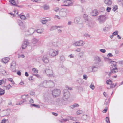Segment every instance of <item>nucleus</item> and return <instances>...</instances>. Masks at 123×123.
<instances>
[{
  "instance_id": "bb28decb",
  "label": "nucleus",
  "mask_w": 123,
  "mask_h": 123,
  "mask_svg": "<svg viewBox=\"0 0 123 123\" xmlns=\"http://www.w3.org/2000/svg\"><path fill=\"white\" fill-rule=\"evenodd\" d=\"M110 29V28L109 27H105L103 29V31L105 32H106L109 30Z\"/></svg>"
},
{
  "instance_id": "393cba45",
  "label": "nucleus",
  "mask_w": 123,
  "mask_h": 123,
  "mask_svg": "<svg viewBox=\"0 0 123 123\" xmlns=\"http://www.w3.org/2000/svg\"><path fill=\"white\" fill-rule=\"evenodd\" d=\"M43 7L45 10H48L49 9V6L46 5L43 6Z\"/></svg>"
},
{
  "instance_id": "f03ea898",
  "label": "nucleus",
  "mask_w": 123,
  "mask_h": 123,
  "mask_svg": "<svg viewBox=\"0 0 123 123\" xmlns=\"http://www.w3.org/2000/svg\"><path fill=\"white\" fill-rule=\"evenodd\" d=\"M70 96V93L67 90H64L63 91V98L64 100H66L68 99Z\"/></svg>"
},
{
  "instance_id": "c9c22d12",
  "label": "nucleus",
  "mask_w": 123,
  "mask_h": 123,
  "mask_svg": "<svg viewBox=\"0 0 123 123\" xmlns=\"http://www.w3.org/2000/svg\"><path fill=\"white\" fill-rule=\"evenodd\" d=\"M38 41V40L35 38H34L32 40V43L33 44L36 43Z\"/></svg>"
},
{
  "instance_id": "052dcab7",
  "label": "nucleus",
  "mask_w": 123,
  "mask_h": 123,
  "mask_svg": "<svg viewBox=\"0 0 123 123\" xmlns=\"http://www.w3.org/2000/svg\"><path fill=\"white\" fill-rule=\"evenodd\" d=\"M4 83V81L3 80H0V85Z\"/></svg>"
},
{
  "instance_id": "473e14b6",
  "label": "nucleus",
  "mask_w": 123,
  "mask_h": 123,
  "mask_svg": "<svg viewBox=\"0 0 123 123\" xmlns=\"http://www.w3.org/2000/svg\"><path fill=\"white\" fill-rule=\"evenodd\" d=\"M51 19H49L48 20L46 19L42 20L41 21V22L43 24H45L48 21H49Z\"/></svg>"
},
{
  "instance_id": "f257e3e1",
  "label": "nucleus",
  "mask_w": 123,
  "mask_h": 123,
  "mask_svg": "<svg viewBox=\"0 0 123 123\" xmlns=\"http://www.w3.org/2000/svg\"><path fill=\"white\" fill-rule=\"evenodd\" d=\"M111 64H113V65H111L110 67L111 70V71L113 73H116L118 72V69L116 67V62L114 61H112L111 62Z\"/></svg>"
},
{
  "instance_id": "8fccbe9b",
  "label": "nucleus",
  "mask_w": 123,
  "mask_h": 123,
  "mask_svg": "<svg viewBox=\"0 0 123 123\" xmlns=\"http://www.w3.org/2000/svg\"><path fill=\"white\" fill-rule=\"evenodd\" d=\"M90 87L93 90L95 88V86L93 84L92 85V83H91V85L90 86Z\"/></svg>"
},
{
  "instance_id": "a19ab883",
  "label": "nucleus",
  "mask_w": 123,
  "mask_h": 123,
  "mask_svg": "<svg viewBox=\"0 0 123 123\" xmlns=\"http://www.w3.org/2000/svg\"><path fill=\"white\" fill-rule=\"evenodd\" d=\"M32 71L33 72L35 73H38V70L36 69L35 68H33L32 69Z\"/></svg>"
},
{
  "instance_id": "20e7f679",
  "label": "nucleus",
  "mask_w": 123,
  "mask_h": 123,
  "mask_svg": "<svg viewBox=\"0 0 123 123\" xmlns=\"http://www.w3.org/2000/svg\"><path fill=\"white\" fill-rule=\"evenodd\" d=\"M61 93V91L59 89H56L52 91V94L54 97L59 96Z\"/></svg>"
},
{
  "instance_id": "ddd939ff",
  "label": "nucleus",
  "mask_w": 123,
  "mask_h": 123,
  "mask_svg": "<svg viewBox=\"0 0 123 123\" xmlns=\"http://www.w3.org/2000/svg\"><path fill=\"white\" fill-rule=\"evenodd\" d=\"M35 31V30L33 28H30L27 32H29V33H27V35H31Z\"/></svg>"
},
{
  "instance_id": "0e129e2a",
  "label": "nucleus",
  "mask_w": 123,
  "mask_h": 123,
  "mask_svg": "<svg viewBox=\"0 0 123 123\" xmlns=\"http://www.w3.org/2000/svg\"><path fill=\"white\" fill-rule=\"evenodd\" d=\"M81 48H77L76 50V51L78 52H80L81 50Z\"/></svg>"
},
{
  "instance_id": "5fc2aeb1",
  "label": "nucleus",
  "mask_w": 123,
  "mask_h": 123,
  "mask_svg": "<svg viewBox=\"0 0 123 123\" xmlns=\"http://www.w3.org/2000/svg\"><path fill=\"white\" fill-rule=\"evenodd\" d=\"M87 76L86 75H83V78L84 79L86 80L87 78Z\"/></svg>"
},
{
  "instance_id": "6e6552de",
  "label": "nucleus",
  "mask_w": 123,
  "mask_h": 123,
  "mask_svg": "<svg viewBox=\"0 0 123 123\" xmlns=\"http://www.w3.org/2000/svg\"><path fill=\"white\" fill-rule=\"evenodd\" d=\"M68 11L65 9H62L60 12V14L61 16L62 17L66 16L67 15V12Z\"/></svg>"
},
{
  "instance_id": "bf43d9fd",
  "label": "nucleus",
  "mask_w": 123,
  "mask_h": 123,
  "mask_svg": "<svg viewBox=\"0 0 123 123\" xmlns=\"http://www.w3.org/2000/svg\"><path fill=\"white\" fill-rule=\"evenodd\" d=\"M26 96H28V95H23L22 96V98L23 99H25V98L26 97Z\"/></svg>"
},
{
  "instance_id": "864d4df0",
  "label": "nucleus",
  "mask_w": 123,
  "mask_h": 123,
  "mask_svg": "<svg viewBox=\"0 0 123 123\" xmlns=\"http://www.w3.org/2000/svg\"><path fill=\"white\" fill-rule=\"evenodd\" d=\"M116 83L114 84H113L111 85L110 86V87L111 88H113L116 86Z\"/></svg>"
},
{
  "instance_id": "c03bdc74",
  "label": "nucleus",
  "mask_w": 123,
  "mask_h": 123,
  "mask_svg": "<svg viewBox=\"0 0 123 123\" xmlns=\"http://www.w3.org/2000/svg\"><path fill=\"white\" fill-rule=\"evenodd\" d=\"M8 80L11 82L12 84H14V82L13 80V79L12 78H8Z\"/></svg>"
},
{
  "instance_id": "de8ad7c7",
  "label": "nucleus",
  "mask_w": 123,
  "mask_h": 123,
  "mask_svg": "<svg viewBox=\"0 0 123 123\" xmlns=\"http://www.w3.org/2000/svg\"><path fill=\"white\" fill-rule=\"evenodd\" d=\"M18 58H20V57H22V58H24L25 57L24 55L23 54H22L21 55H20L19 54H18Z\"/></svg>"
},
{
  "instance_id": "6e6d98bb",
  "label": "nucleus",
  "mask_w": 123,
  "mask_h": 123,
  "mask_svg": "<svg viewBox=\"0 0 123 123\" xmlns=\"http://www.w3.org/2000/svg\"><path fill=\"white\" fill-rule=\"evenodd\" d=\"M100 51L101 52L103 53H105L106 52V50L104 49H101L100 50Z\"/></svg>"
},
{
  "instance_id": "4c0bfd02",
  "label": "nucleus",
  "mask_w": 123,
  "mask_h": 123,
  "mask_svg": "<svg viewBox=\"0 0 123 123\" xmlns=\"http://www.w3.org/2000/svg\"><path fill=\"white\" fill-rule=\"evenodd\" d=\"M57 29V26H53L51 27L50 29V31H52Z\"/></svg>"
},
{
  "instance_id": "4be33fe9",
  "label": "nucleus",
  "mask_w": 123,
  "mask_h": 123,
  "mask_svg": "<svg viewBox=\"0 0 123 123\" xmlns=\"http://www.w3.org/2000/svg\"><path fill=\"white\" fill-rule=\"evenodd\" d=\"M79 106V105L78 104L75 103L73 105H71L70 106V107L72 109H73L75 107H78Z\"/></svg>"
},
{
  "instance_id": "f8f14e48",
  "label": "nucleus",
  "mask_w": 123,
  "mask_h": 123,
  "mask_svg": "<svg viewBox=\"0 0 123 123\" xmlns=\"http://www.w3.org/2000/svg\"><path fill=\"white\" fill-rule=\"evenodd\" d=\"M94 60L96 62V63H96V66H98V63L101 61L100 58L98 56H96L94 58Z\"/></svg>"
},
{
  "instance_id": "6ab92c4d",
  "label": "nucleus",
  "mask_w": 123,
  "mask_h": 123,
  "mask_svg": "<svg viewBox=\"0 0 123 123\" xmlns=\"http://www.w3.org/2000/svg\"><path fill=\"white\" fill-rule=\"evenodd\" d=\"M9 2L12 4L13 5L15 6L19 7L20 6L17 5V4H16L15 1V0H9Z\"/></svg>"
},
{
  "instance_id": "9b49d317",
  "label": "nucleus",
  "mask_w": 123,
  "mask_h": 123,
  "mask_svg": "<svg viewBox=\"0 0 123 123\" xmlns=\"http://www.w3.org/2000/svg\"><path fill=\"white\" fill-rule=\"evenodd\" d=\"M64 3L66 4L63 5V6H69V5L72 3V1L70 0H64Z\"/></svg>"
},
{
  "instance_id": "2f4dec72",
  "label": "nucleus",
  "mask_w": 123,
  "mask_h": 123,
  "mask_svg": "<svg viewBox=\"0 0 123 123\" xmlns=\"http://www.w3.org/2000/svg\"><path fill=\"white\" fill-rule=\"evenodd\" d=\"M16 62L14 61H13L11 63V67H16Z\"/></svg>"
},
{
  "instance_id": "49530a36",
  "label": "nucleus",
  "mask_w": 123,
  "mask_h": 123,
  "mask_svg": "<svg viewBox=\"0 0 123 123\" xmlns=\"http://www.w3.org/2000/svg\"><path fill=\"white\" fill-rule=\"evenodd\" d=\"M65 60V58L64 56H62L60 57V61L62 62H63Z\"/></svg>"
},
{
  "instance_id": "37998d69",
  "label": "nucleus",
  "mask_w": 123,
  "mask_h": 123,
  "mask_svg": "<svg viewBox=\"0 0 123 123\" xmlns=\"http://www.w3.org/2000/svg\"><path fill=\"white\" fill-rule=\"evenodd\" d=\"M79 55H80L79 56V58H81L83 57V52H80L79 53Z\"/></svg>"
},
{
  "instance_id": "39448f33",
  "label": "nucleus",
  "mask_w": 123,
  "mask_h": 123,
  "mask_svg": "<svg viewBox=\"0 0 123 123\" xmlns=\"http://www.w3.org/2000/svg\"><path fill=\"white\" fill-rule=\"evenodd\" d=\"M58 51H56L54 50H50L49 51V54L52 57L56 56L58 54Z\"/></svg>"
},
{
  "instance_id": "412c9836",
  "label": "nucleus",
  "mask_w": 123,
  "mask_h": 123,
  "mask_svg": "<svg viewBox=\"0 0 123 123\" xmlns=\"http://www.w3.org/2000/svg\"><path fill=\"white\" fill-rule=\"evenodd\" d=\"M98 66H96V63H94L93 64L92 67L93 71H97L98 69Z\"/></svg>"
},
{
  "instance_id": "13d9d810",
  "label": "nucleus",
  "mask_w": 123,
  "mask_h": 123,
  "mask_svg": "<svg viewBox=\"0 0 123 123\" xmlns=\"http://www.w3.org/2000/svg\"><path fill=\"white\" fill-rule=\"evenodd\" d=\"M53 10L56 12H58V9L57 7H55L54 8Z\"/></svg>"
},
{
  "instance_id": "1a4fd4ad",
  "label": "nucleus",
  "mask_w": 123,
  "mask_h": 123,
  "mask_svg": "<svg viewBox=\"0 0 123 123\" xmlns=\"http://www.w3.org/2000/svg\"><path fill=\"white\" fill-rule=\"evenodd\" d=\"M29 44V42L28 40L27 39L25 40L22 45V49H24Z\"/></svg>"
},
{
  "instance_id": "423d86ee",
  "label": "nucleus",
  "mask_w": 123,
  "mask_h": 123,
  "mask_svg": "<svg viewBox=\"0 0 123 123\" xmlns=\"http://www.w3.org/2000/svg\"><path fill=\"white\" fill-rule=\"evenodd\" d=\"M86 23L87 26L90 28H93L94 27V23L93 22L88 20L86 21Z\"/></svg>"
},
{
  "instance_id": "ea45409f",
  "label": "nucleus",
  "mask_w": 123,
  "mask_h": 123,
  "mask_svg": "<svg viewBox=\"0 0 123 123\" xmlns=\"http://www.w3.org/2000/svg\"><path fill=\"white\" fill-rule=\"evenodd\" d=\"M11 69L12 71L14 72H15L16 71L15 69L16 67H11Z\"/></svg>"
},
{
  "instance_id": "e433bc0d",
  "label": "nucleus",
  "mask_w": 123,
  "mask_h": 123,
  "mask_svg": "<svg viewBox=\"0 0 123 123\" xmlns=\"http://www.w3.org/2000/svg\"><path fill=\"white\" fill-rule=\"evenodd\" d=\"M18 22L19 25L20 26H23V23L20 20H18Z\"/></svg>"
},
{
  "instance_id": "774afa93",
  "label": "nucleus",
  "mask_w": 123,
  "mask_h": 123,
  "mask_svg": "<svg viewBox=\"0 0 123 123\" xmlns=\"http://www.w3.org/2000/svg\"><path fill=\"white\" fill-rule=\"evenodd\" d=\"M17 74L19 76H20L21 75V72L20 71H18L17 72Z\"/></svg>"
},
{
  "instance_id": "4468645a",
  "label": "nucleus",
  "mask_w": 123,
  "mask_h": 123,
  "mask_svg": "<svg viewBox=\"0 0 123 123\" xmlns=\"http://www.w3.org/2000/svg\"><path fill=\"white\" fill-rule=\"evenodd\" d=\"M48 86L50 87H52L54 86V84L53 82L51 80L47 81Z\"/></svg>"
},
{
  "instance_id": "a18cd8bd",
  "label": "nucleus",
  "mask_w": 123,
  "mask_h": 123,
  "mask_svg": "<svg viewBox=\"0 0 123 123\" xmlns=\"http://www.w3.org/2000/svg\"><path fill=\"white\" fill-rule=\"evenodd\" d=\"M82 111L80 110H78L77 112V114L78 115H79L82 113Z\"/></svg>"
},
{
  "instance_id": "aec40b11",
  "label": "nucleus",
  "mask_w": 123,
  "mask_h": 123,
  "mask_svg": "<svg viewBox=\"0 0 123 123\" xmlns=\"http://www.w3.org/2000/svg\"><path fill=\"white\" fill-rule=\"evenodd\" d=\"M98 13L96 10H93L92 13V14L93 16H96L98 14Z\"/></svg>"
},
{
  "instance_id": "cd10ccee",
  "label": "nucleus",
  "mask_w": 123,
  "mask_h": 123,
  "mask_svg": "<svg viewBox=\"0 0 123 123\" xmlns=\"http://www.w3.org/2000/svg\"><path fill=\"white\" fill-rule=\"evenodd\" d=\"M31 107L34 106L35 107L37 108H40V105H36L35 104H31Z\"/></svg>"
},
{
  "instance_id": "7c9ffc66",
  "label": "nucleus",
  "mask_w": 123,
  "mask_h": 123,
  "mask_svg": "<svg viewBox=\"0 0 123 123\" xmlns=\"http://www.w3.org/2000/svg\"><path fill=\"white\" fill-rule=\"evenodd\" d=\"M118 8L117 6V5H115L112 9L113 11H115V12H117V10Z\"/></svg>"
},
{
  "instance_id": "72a5a7b5",
  "label": "nucleus",
  "mask_w": 123,
  "mask_h": 123,
  "mask_svg": "<svg viewBox=\"0 0 123 123\" xmlns=\"http://www.w3.org/2000/svg\"><path fill=\"white\" fill-rule=\"evenodd\" d=\"M88 71L89 72H90L93 71L92 67L91 66L89 67L88 68Z\"/></svg>"
},
{
  "instance_id": "58836bf2",
  "label": "nucleus",
  "mask_w": 123,
  "mask_h": 123,
  "mask_svg": "<svg viewBox=\"0 0 123 123\" xmlns=\"http://www.w3.org/2000/svg\"><path fill=\"white\" fill-rule=\"evenodd\" d=\"M106 83L108 84H111L112 83V81L110 80H109L106 81Z\"/></svg>"
},
{
  "instance_id": "338daca9",
  "label": "nucleus",
  "mask_w": 123,
  "mask_h": 123,
  "mask_svg": "<svg viewBox=\"0 0 123 123\" xmlns=\"http://www.w3.org/2000/svg\"><path fill=\"white\" fill-rule=\"evenodd\" d=\"M66 88H67L68 89L70 90H71L72 89V88L71 87H69L67 86H66Z\"/></svg>"
},
{
  "instance_id": "dca6fc26",
  "label": "nucleus",
  "mask_w": 123,
  "mask_h": 123,
  "mask_svg": "<svg viewBox=\"0 0 123 123\" xmlns=\"http://www.w3.org/2000/svg\"><path fill=\"white\" fill-rule=\"evenodd\" d=\"M10 59V58L9 57H5L2 59V62L3 63L6 64L8 62Z\"/></svg>"
},
{
  "instance_id": "f704fd0d",
  "label": "nucleus",
  "mask_w": 123,
  "mask_h": 123,
  "mask_svg": "<svg viewBox=\"0 0 123 123\" xmlns=\"http://www.w3.org/2000/svg\"><path fill=\"white\" fill-rule=\"evenodd\" d=\"M80 18H76L74 19V21L75 22L78 23L80 21Z\"/></svg>"
},
{
  "instance_id": "2eb2a0df",
  "label": "nucleus",
  "mask_w": 123,
  "mask_h": 123,
  "mask_svg": "<svg viewBox=\"0 0 123 123\" xmlns=\"http://www.w3.org/2000/svg\"><path fill=\"white\" fill-rule=\"evenodd\" d=\"M46 101L49 104H53L54 103V101L53 99L49 98H47V100L46 99Z\"/></svg>"
},
{
  "instance_id": "69168bd1",
  "label": "nucleus",
  "mask_w": 123,
  "mask_h": 123,
  "mask_svg": "<svg viewBox=\"0 0 123 123\" xmlns=\"http://www.w3.org/2000/svg\"><path fill=\"white\" fill-rule=\"evenodd\" d=\"M14 14H17L18 15V10L16 11H14Z\"/></svg>"
},
{
  "instance_id": "7ed1b4c3",
  "label": "nucleus",
  "mask_w": 123,
  "mask_h": 123,
  "mask_svg": "<svg viewBox=\"0 0 123 123\" xmlns=\"http://www.w3.org/2000/svg\"><path fill=\"white\" fill-rule=\"evenodd\" d=\"M106 20L105 16L104 15L100 16L98 19V20L100 24H102L104 23Z\"/></svg>"
},
{
  "instance_id": "b1692460",
  "label": "nucleus",
  "mask_w": 123,
  "mask_h": 123,
  "mask_svg": "<svg viewBox=\"0 0 123 123\" xmlns=\"http://www.w3.org/2000/svg\"><path fill=\"white\" fill-rule=\"evenodd\" d=\"M3 87H5L4 88L6 90L9 89L10 87H12L11 86L10 84H9L6 86H3Z\"/></svg>"
},
{
  "instance_id": "680f3d73",
  "label": "nucleus",
  "mask_w": 123,
  "mask_h": 123,
  "mask_svg": "<svg viewBox=\"0 0 123 123\" xmlns=\"http://www.w3.org/2000/svg\"><path fill=\"white\" fill-rule=\"evenodd\" d=\"M57 31L59 33H61L62 31V30L60 29H57Z\"/></svg>"
},
{
  "instance_id": "c85d7f7f",
  "label": "nucleus",
  "mask_w": 123,
  "mask_h": 123,
  "mask_svg": "<svg viewBox=\"0 0 123 123\" xmlns=\"http://www.w3.org/2000/svg\"><path fill=\"white\" fill-rule=\"evenodd\" d=\"M19 16L20 17L21 19L22 20H25L26 19L25 16L24 15H20V14L19 15Z\"/></svg>"
},
{
  "instance_id": "e2e57ef3",
  "label": "nucleus",
  "mask_w": 123,
  "mask_h": 123,
  "mask_svg": "<svg viewBox=\"0 0 123 123\" xmlns=\"http://www.w3.org/2000/svg\"><path fill=\"white\" fill-rule=\"evenodd\" d=\"M109 118L108 117H107L106 118V121L107 123L109 122Z\"/></svg>"
},
{
  "instance_id": "79ce46f5",
  "label": "nucleus",
  "mask_w": 123,
  "mask_h": 123,
  "mask_svg": "<svg viewBox=\"0 0 123 123\" xmlns=\"http://www.w3.org/2000/svg\"><path fill=\"white\" fill-rule=\"evenodd\" d=\"M87 115H83L82 118V120H86L87 118Z\"/></svg>"
},
{
  "instance_id": "c756f323",
  "label": "nucleus",
  "mask_w": 123,
  "mask_h": 123,
  "mask_svg": "<svg viewBox=\"0 0 123 123\" xmlns=\"http://www.w3.org/2000/svg\"><path fill=\"white\" fill-rule=\"evenodd\" d=\"M5 93L4 90L2 89L1 88H0V95H2L4 94Z\"/></svg>"
},
{
  "instance_id": "0eeeda50",
  "label": "nucleus",
  "mask_w": 123,
  "mask_h": 123,
  "mask_svg": "<svg viewBox=\"0 0 123 123\" xmlns=\"http://www.w3.org/2000/svg\"><path fill=\"white\" fill-rule=\"evenodd\" d=\"M44 71L47 76L51 77L52 75L53 72L52 70L49 69H46L44 70Z\"/></svg>"
},
{
  "instance_id": "09e8293b",
  "label": "nucleus",
  "mask_w": 123,
  "mask_h": 123,
  "mask_svg": "<svg viewBox=\"0 0 123 123\" xmlns=\"http://www.w3.org/2000/svg\"><path fill=\"white\" fill-rule=\"evenodd\" d=\"M118 33V31H115V32H114L112 33V34L113 35H117Z\"/></svg>"
},
{
  "instance_id": "3c124183",
  "label": "nucleus",
  "mask_w": 123,
  "mask_h": 123,
  "mask_svg": "<svg viewBox=\"0 0 123 123\" xmlns=\"http://www.w3.org/2000/svg\"><path fill=\"white\" fill-rule=\"evenodd\" d=\"M54 18L56 19H60V17L58 15H55L54 17Z\"/></svg>"
},
{
  "instance_id": "4d7b16f0",
  "label": "nucleus",
  "mask_w": 123,
  "mask_h": 123,
  "mask_svg": "<svg viewBox=\"0 0 123 123\" xmlns=\"http://www.w3.org/2000/svg\"><path fill=\"white\" fill-rule=\"evenodd\" d=\"M111 9V8L110 7H107V8L106 10L107 12H109Z\"/></svg>"
},
{
  "instance_id": "f3484780",
  "label": "nucleus",
  "mask_w": 123,
  "mask_h": 123,
  "mask_svg": "<svg viewBox=\"0 0 123 123\" xmlns=\"http://www.w3.org/2000/svg\"><path fill=\"white\" fill-rule=\"evenodd\" d=\"M40 85L42 86L46 87L48 86L47 85V81L45 80L43 82H42L41 84Z\"/></svg>"
},
{
  "instance_id": "603ef678",
  "label": "nucleus",
  "mask_w": 123,
  "mask_h": 123,
  "mask_svg": "<svg viewBox=\"0 0 123 123\" xmlns=\"http://www.w3.org/2000/svg\"><path fill=\"white\" fill-rule=\"evenodd\" d=\"M107 56L108 57H110L113 56V55H112L111 53H109L107 54Z\"/></svg>"
},
{
  "instance_id": "9d476101",
  "label": "nucleus",
  "mask_w": 123,
  "mask_h": 123,
  "mask_svg": "<svg viewBox=\"0 0 123 123\" xmlns=\"http://www.w3.org/2000/svg\"><path fill=\"white\" fill-rule=\"evenodd\" d=\"M85 44V42L82 40H80L77 41L74 43V44L76 46H83Z\"/></svg>"
},
{
  "instance_id": "a211bd4d",
  "label": "nucleus",
  "mask_w": 123,
  "mask_h": 123,
  "mask_svg": "<svg viewBox=\"0 0 123 123\" xmlns=\"http://www.w3.org/2000/svg\"><path fill=\"white\" fill-rule=\"evenodd\" d=\"M104 3L108 6H110L112 4V1L111 0H105Z\"/></svg>"
},
{
  "instance_id": "5701e85b",
  "label": "nucleus",
  "mask_w": 123,
  "mask_h": 123,
  "mask_svg": "<svg viewBox=\"0 0 123 123\" xmlns=\"http://www.w3.org/2000/svg\"><path fill=\"white\" fill-rule=\"evenodd\" d=\"M42 60L45 63H47L49 62V60L48 58L44 56Z\"/></svg>"
},
{
  "instance_id": "a878e982",
  "label": "nucleus",
  "mask_w": 123,
  "mask_h": 123,
  "mask_svg": "<svg viewBox=\"0 0 123 123\" xmlns=\"http://www.w3.org/2000/svg\"><path fill=\"white\" fill-rule=\"evenodd\" d=\"M36 32L39 34H41L43 32V30L41 29H39L36 31Z\"/></svg>"
}]
</instances>
